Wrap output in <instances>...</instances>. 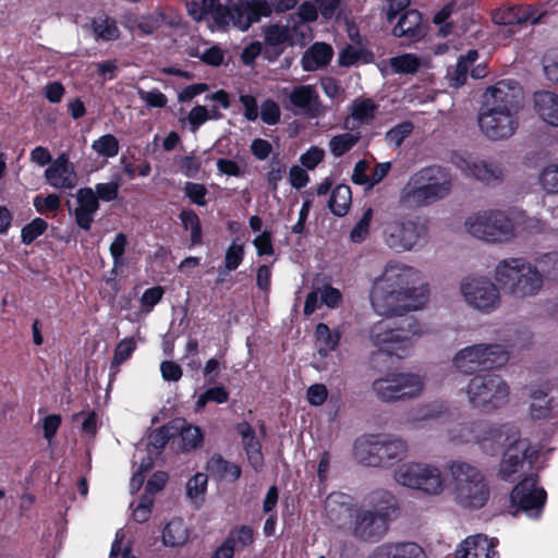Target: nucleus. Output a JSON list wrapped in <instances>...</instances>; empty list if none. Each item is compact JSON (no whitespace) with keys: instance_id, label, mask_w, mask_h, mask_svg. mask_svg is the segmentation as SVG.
<instances>
[{"instance_id":"nucleus-3","label":"nucleus","mask_w":558,"mask_h":558,"mask_svg":"<svg viewBox=\"0 0 558 558\" xmlns=\"http://www.w3.org/2000/svg\"><path fill=\"white\" fill-rule=\"evenodd\" d=\"M452 477V498L466 510H480L489 500L490 489L484 474L464 461H450L447 465Z\"/></svg>"},{"instance_id":"nucleus-46","label":"nucleus","mask_w":558,"mask_h":558,"mask_svg":"<svg viewBox=\"0 0 558 558\" xmlns=\"http://www.w3.org/2000/svg\"><path fill=\"white\" fill-rule=\"evenodd\" d=\"M421 61L413 53H404L390 59V66L398 74H414L418 71Z\"/></svg>"},{"instance_id":"nucleus-21","label":"nucleus","mask_w":558,"mask_h":558,"mask_svg":"<svg viewBox=\"0 0 558 558\" xmlns=\"http://www.w3.org/2000/svg\"><path fill=\"white\" fill-rule=\"evenodd\" d=\"M47 183L57 190H71L77 183L73 163L65 153L60 154L45 170Z\"/></svg>"},{"instance_id":"nucleus-45","label":"nucleus","mask_w":558,"mask_h":558,"mask_svg":"<svg viewBox=\"0 0 558 558\" xmlns=\"http://www.w3.org/2000/svg\"><path fill=\"white\" fill-rule=\"evenodd\" d=\"M480 420L474 422L461 423L450 430V438L457 442H478Z\"/></svg>"},{"instance_id":"nucleus-51","label":"nucleus","mask_w":558,"mask_h":558,"mask_svg":"<svg viewBox=\"0 0 558 558\" xmlns=\"http://www.w3.org/2000/svg\"><path fill=\"white\" fill-rule=\"evenodd\" d=\"M359 135L352 133H342L333 136L330 142V150L336 157H341L350 151L359 142Z\"/></svg>"},{"instance_id":"nucleus-54","label":"nucleus","mask_w":558,"mask_h":558,"mask_svg":"<svg viewBox=\"0 0 558 558\" xmlns=\"http://www.w3.org/2000/svg\"><path fill=\"white\" fill-rule=\"evenodd\" d=\"M218 0H186L189 15L199 22L208 17L210 10Z\"/></svg>"},{"instance_id":"nucleus-26","label":"nucleus","mask_w":558,"mask_h":558,"mask_svg":"<svg viewBox=\"0 0 558 558\" xmlns=\"http://www.w3.org/2000/svg\"><path fill=\"white\" fill-rule=\"evenodd\" d=\"M495 554L493 541L482 534L469 536L456 549V558H492Z\"/></svg>"},{"instance_id":"nucleus-44","label":"nucleus","mask_w":558,"mask_h":558,"mask_svg":"<svg viewBox=\"0 0 558 558\" xmlns=\"http://www.w3.org/2000/svg\"><path fill=\"white\" fill-rule=\"evenodd\" d=\"M287 168V163L279 153L271 156L269 171L266 173V181L270 191L276 192L278 190V184L284 178Z\"/></svg>"},{"instance_id":"nucleus-19","label":"nucleus","mask_w":558,"mask_h":558,"mask_svg":"<svg viewBox=\"0 0 558 558\" xmlns=\"http://www.w3.org/2000/svg\"><path fill=\"white\" fill-rule=\"evenodd\" d=\"M255 542V531L251 525L232 526L222 543L214 550L210 558H234L235 551L250 548Z\"/></svg>"},{"instance_id":"nucleus-39","label":"nucleus","mask_w":558,"mask_h":558,"mask_svg":"<svg viewBox=\"0 0 558 558\" xmlns=\"http://www.w3.org/2000/svg\"><path fill=\"white\" fill-rule=\"evenodd\" d=\"M179 219L184 230H190V241L192 246L203 244V229L198 215L191 208L182 209Z\"/></svg>"},{"instance_id":"nucleus-18","label":"nucleus","mask_w":558,"mask_h":558,"mask_svg":"<svg viewBox=\"0 0 558 558\" xmlns=\"http://www.w3.org/2000/svg\"><path fill=\"white\" fill-rule=\"evenodd\" d=\"M478 445L488 454H495L520 435L519 428L513 424H493L480 420Z\"/></svg>"},{"instance_id":"nucleus-16","label":"nucleus","mask_w":558,"mask_h":558,"mask_svg":"<svg viewBox=\"0 0 558 558\" xmlns=\"http://www.w3.org/2000/svg\"><path fill=\"white\" fill-rule=\"evenodd\" d=\"M427 229L413 220H395L386 227L385 240L387 245L397 251H410L425 239Z\"/></svg>"},{"instance_id":"nucleus-24","label":"nucleus","mask_w":558,"mask_h":558,"mask_svg":"<svg viewBox=\"0 0 558 558\" xmlns=\"http://www.w3.org/2000/svg\"><path fill=\"white\" fill-rule=\"evenodd\" d=\"M543 14L531 5H512L505 10L497 11L493 15V20L496 24L500 25H521L530 23L532 25L541 22Z\"/></svg>"},{"instance_id":"nucleus-62","label":"nucleus","mask_w":558,"mask_h":558,"mask_svg":"<svg viewBox=\"0 0 558 558\" xmlns=\"http://www.w3.org/2000/svg\"><path fill=\"white\" fill-rule=\"evenodd\" d=\"M280 107L272 99H267L260 107V119L268 125H275L280 121Z\"/></svg>"},{"instance_id":"nucleus-59","label":"nucleus","mask_w":558,"mask_h":558,"mask_svg":"<svg viewBox=\"0 0 558 558\" xmlns=\"http://www.w3.org/2000/svg\"><path fill=\"white\" fill-rule=\"evenodd\" d=\"M77 207L97 213L99 209V201L95 195V192L90 187H81L76 192Z\"/></svg>"},{"instance_id":"nucleus-43","label":"nucleus","mask_w":558,"mask_h":558,"mask_svg":"<svg viewBox=\"0 0 558 558\" xmlns=\"http://www.w3.org/2000/svg\"><path fill=\"white\" fill-rule=\"evenodd\" d=\"M136 349L133 338H124L114 348L113 357L110 363V376L119 373L120 366L128 361Z\"/></svg>"},{"instance_id":"nucleus-5","label":"nucleus","mask_w":558,"mask_h":558,"mask_svg":"<svg viewBox=\"0 0 558 558\" xmlns=\"http://www.w3.org/2000/svg\"><path fill=\"white\" fill-rule=\"evenodd\" d=\"M405 441L391 435L368 434L356 438L354 456L364 465L391 466L407 453Z\"/></svg>"},{"instance_id":"nucleus-25","label":"nucleus","mask_w":558,"mask_h":558,"mask_svg":"<svg viewBox=\"0 0 558 558\" xmlns=\"http://www.w3.org/2000/svg\"><path fill=\"white\" fill-rule=\"evenodd\" d=\"M236 433L242 438L244 451L247 460L255 471H258L264 465V457L262 453V445L254 427L246 421L238 423L235 426Z\"/></svg>"},{"instance_id":"nucleus-9","label":"nucleus","mask_w":558,"mask_h":558,"mask_svg":"<svg viewBox=\"0 0 558 558\" xmlns=\"http://www.w3.org/2000/svg\"><path fill=\"white\" fill-rule=\"evenodd\" d=\"M466 395L473 408L492 411L508 402L509 387L499 375L478 374L470 379Z\"/></svg>"},{"instance_id":"nucleus-64","label":"nucleus","mask_w":558,"mask_h":558,"mask_svg":"<svg viewBox=\"0 0 558 558\" xmlns=\"http://www.w3.org/2000/svg\"><path fill=\"white\" fill-rule=\"evenodd\" d=\"M120 182L111 181L108 183H97L95 185V195L98 201L112 202L117 199L119 195Z\"/></svg>"},{"instance_id":"nucleus-23","label":"nucleus","mask_w":558,"mask_h":558,"mask_svg":"<svg viewBox=\"0 0 558 558\" xmlns=\"http://www.w3.org/2000/svg\"><path fill=\"white\" fill-rule=\"evenodd\" d=\"M289 99L294 107L302 109L311 119L318 118L323 114L319 95L312 85L295 86Z\"/></svg>"},{"instance_id":"nucleus-1","label":"nucleus","mask_w":558,"mask_h":558,"mask_svg":"<svg viewBox=\"0 0 558 558\" xmlns=\"http://www.w3.org/2000/svg\"><path fill=\"white\" fill-rule=\"evenodd\" d=\"M420 271L400 263H388L372 284L369 301L380 316H403L422 308L428 300V286L420 283Z\"/></svg>"},{"instance_id":"nucleus-49","label":"nucleus","mask_w":558,"mask_h":558,"mask_svg":"<svg viewBox=\"0 0 558 558\" xmlns=\"http://www.w3.org/2000/svg\"><path fill=\"white\" fill-rule=\"evenodd\" d=\"M92 148L101 157L112 158L119 154L120 145L114 135L105 134L93 142Z\"/></svg>"},{"instance_id":"nucleus-22","label":"nucleus","mask_w":558,"mask_h":558,"mask_svg":"<svg viewBox=\"0 0 558 558\" xmlns=\"http://www.w3.org/2000/svg\"><path fill=\"white\" fill-rule=\"evenodd\" d=\"M239 7L234 9L236 28L245 32L262 17H268L272 13L270 2L267 0H238Z\"/></svg>"},{"instance_id":"nucleus-34","label":"nucleus","mask_w":558,"mask_h":558,"mask_svg":"<svg viewBox=\"0 0 558 558\" xmlns=\"http://www.w3.org/2000/svg\"><path fill=\"white\" fill-rule=\"evenodd\" d=\"M239 7L238 0H227L222 4L220 0L213 7L208 17H210L218 29H227L230 24L236 28V16L234 9Z\"/></svg>"},{"instance_id":"nucleus-36","label":"nucleus","mask_w":558,"mask_h":558,"mask_svg":"<svg viewBox=\"0 0 558 558\" xmlns=\"http://www.w3.org/2000/svg\"><path fill=\"white\" fill-rule=\"evenodd\" d=\"M189 539V531L181 518H173L162 530V543L167 547L183 546Z\"/></svg>"},{"instance_id":"nucleus-8","label":"nucleus","mask_w":558,"mask_h":558,"mask_svg":"<svg viewBox=\"0 0 558 558\" xmlns=\"http://www.w3.org/2000/svg\"><path fill=\"white\" fill-rule=\"evenodd\" d=\"M508 360L509 354L501 344L478 343L458 351L452 363L458 372L470 375L477 371L501 367Z\"/></svg>"},{"instance_id":"nucleus-31","label":"nucleus","mask_w":558,"mask_h":558,"mask_svg":"<svg viewBox=\"0 0 558 558\" xmlns=\"http://www.w3.org/2000/svg\"><path fill=\"white\" fill-rule=\"evenodd\" d=\"M368 505L376 514L390 521L399 511V502L396 496L387 489H376L368 495Z\"/></svg>"},{"instance_id":"nucleus-47","label":"nucleus","mask_w":558,"mask_h":558,"mask_svg":"<svg viewBox=\"0 0 558 558\" xmlns=\"http://www.w3.org/2000/svg\"><path fill=\"white\" fill-rule=\"evenodd\" d=\"M469 169L472 177L486 184L500 180L502 174L501 169L487 162H474Z\"/></svg>"},{"instance_id":"nucleus-27","label":"nucleus","mask_w":558,"mask_h":558,"mask_svg":"<svg viewBox=\"0 0 558 558\" xmlns=\"http://www.w3.org/2000/svg\"><path fill=\"white\" fill-rule=\"evenodd\" d=\"M369 558H426L424 549L413 542L386 543L375 548Z\"/></svg>"},{"instance_id":"nucleus-37","label":"nucleus","mask_w":558,"mask_h":558,"mask_svg":"<svg viewBox=\"0 0 558 558\" xmlns=\"http://www.w3.org/2000/svg\"><path fill=\"white\" fill-rule=\"evenodd\" d=\"M351 202V187L347 184H338L331 191L328 199V208L335 216L343 217L348 214Z\"/></svg>"},{"instance_id":"nucleus-53","label":"nucleus","mask_w":558,"mask_h":558,"mask_svg":"<svg viewBox=\"0 0 558 558\" xmlns=\"http://www.w3.org/2000/svg\"><path fill=\"white\" fill-rule=\"evenodd\" d=\"M128 244L129 242L125 233L119 232L116 234L109 247L113 262V268H121L125 265L124 253Z\"/></svg>"},{"instance_id":"nucleus-11","label":"nucleus","mask_w":558,"mask_h":558,"mask_svg":"<svg viewBox=\"0 0 558 558\" xmlns=\"http://www.w3.org/2000/svg\"><path fill=\"white\" fill-rule=\"evenodd\" d=\"M469 233L487 242H506L513 236L512 220L500 210H488L465 221Z\"/></svg>"},{"instance_id":"nucleus-15","label":"nucleus","mask_w":558,"mask_h":558,"mask_svg":"<svg viewBox=\"0 0 558 558\" xmlns=\"http://www.w3.org/2000/svg\"><path fill=\"white\" fill-rule=\"evenodd\" d=\"M536 473L521 480L510 493V502L518 510L526 512L531 518H538L547 500V493L538 486Z\"/></svg>"},{"instance_id":"nucleus-14","label":"nucleus","mask_w":558,"mask_h":558,"mask_svg":"<svg viewBox=\"0 0 558 558\" xmlns=\"http://www.w3.org/2000/svg\"><path fill=\"white\" fill-rule=\"evenodd\" d=\"M538 456L539 451L531 446L530 440L519 435L504 449L498 477L505 482H514V475L523 468L524 462L533 465Z\"/></svg>"},{"instance_id":"nucleus-63","label":"nucleus","mask_w":558,"mask_h":558,"mask_svg":"<svg viewBox=\"0 0 558 558\" xmlns=\"http://www.w3.org/2000/svg\"><path fill=\"white\" fill-rule=\"evenodd\" d=\"M324 157L323 148L312 146L300 156V162L304 169L314 170L324 160Z\"/></svg>"},{"instance_id":"nucleus-48","label":"nucleus","mask_w":558,"mask_h":558,"mask_svg":"<svg viewBox=\"0 0 558 558\" xmlns=\"http://www.w3.org/2000/svg\"><path fill=\"white\" fill-rule=\"evenodd\" d=\"M229 400V391L222 385L210 387L201 393L195 403V410L199 411L206 407L208 402L217 404L226 403Z\"/></svg>"},{"instance_id":"nucleus-61","label":"nucleus","mask_w":558,"mask_h":558,"mask_svg":"<svg viewBox=\"0 0 558 558\" xmlns=\"http://www.w3.org/2000/svg\"><path fill=\"white\" fill-rule=\"evenodd\" d=\"M372 209L368 208L351 230L350 238L353 242L361 243L366 239V235L368 234L369 230V223L372 220Z\"/></svg>"},{"instance_id":"nucleus-17","label":"nucleus","mask_w":558,"mask_h":558,"mask_svg":"<svg viewBox=\"0 0 558 558\" xmlns=\"http://www.w3.org/2000/svg\"><path fill=\"white\" fill-rule=\"evenodd\" d=\"M461 292L465 301L483 312L494 310L499 303V292L489 279L469 277L461 283Z\"/></svg>"},{"instance_id":"nucleus-32","label":"nucleus","mask_w":558,"mask_h":558,"mask_svg":"<svg viewBox=\"0 0 558 558\" xmlns=\"http://www.w3.org/2000/svg\"><path fill=\"white\" fill-rule=\"evenodd\" d=\"M174 433H179L182 450L191 451L203 446L204 433L199 426L189 424L184 418L172 421Z\"/></svg>"},{"instance_id":"nucleus-6","label":"nucleus","mask_w":558,"mask_h":558,"mask_svg":"<svg viewBox=\"0 0 558 558\" xmlns=\"http://www.w3.org/2000/svg\"><path fill=\"white\" fill-rule=\"evenodd\" d=\"M495 279L501 288L515 298L536 294L543 286V277L536 267L524 258H508L499 262Z\"/></svg>"},{"instance_id":"nucleus-4","label":"nucleus","mask_w":558,"mask_h":558,"mask_svg":"<svg viewBox=\"0 0 558 558\" xmlns=\"http://www.w3.org/2000/svg\"><path fill=\"white\" fill-rule=\"evenodd\" d=\"M450 192V181L438 166L422 168L413 173L400 193V204L404 207L428 206L446 197Z\"/></svg>"},{"instance_id":"nucleus-30","label":"nucleus","mask_w":558,"mask_h":558,"mask_svg":"<svg viewBox=\"0 0 558 558\" xmlns=\"http://www.w3.org/2000/svg\"><path fill=\"white\" fill-rule=\"evenodd\" d=\"M422 14L416 9L405 10L398 23L392 28L395 37H407L410 40H416L422 36L421 29Z\"/></svg>"},{"instance_id":"nucleus-40","label":"nucleus","mask_w":558,"mask_h":558,"mask_svg":"<svg viewBox=\"0 0 558 558\" xmlns=\"http://www.w3.org/2000/svg\"><path fill=\"white\" fill-rule=\"evenodd\" d=\"M547 392L542 389H535L531 393L532 403L530 414L533 420H546L550 417L553 411V398H547Z\"/></svg>"},{"instance_id":"nucleus-55","label":"nucleus","mask_w":558,"mask_h":558,"mask_svg":"<svg viewBox=\"0 0 558 558\" xmlns=\"http://www.w3.org/2000/svg\"><path fill=\"white\" fill-rule=\"evenodd\" d=\"M171 429H173L172 421L169 424L159 426L158 428L154 429L148 437L149 445L157 450L163 449L169 440L175 435V433L171 432Z\"/></svg>"},{"instance_id":"nucleus-20","label":"nucleus","mask_w":558,"mask_h":558,"mask_svg":"<svg viewBox=\"0 0 558 558\" xmlns=\"http://www.w3.org/2000/svg\"><path fill=\"white\" fill-rule=\"evenodd\" d=\"M388 522L372 510H360L355 514L353 535L362 541L377 542L386 534Z\"/></svg>"},{"instance_id":"nucleus-33","label":"nucleus","mask_w":558,"mask_h":558,"mask_svg":"<svg viewBox=\"0 0 558 558\" xmlns=\"http://www.w3.org/2000/svg\"><path fill=\"white\" fill-rule=\"evenodd\" d=\"M206 470L211 476H216L219 478L229 477L231 482H234L238 478H240L242 473L240 465L227 461L219 453H214L209 458V460L207 461Z\"/></svg>"},{"instance_id":"nucleus-57","label":"nucleus","mask_w":558,"mask_h":558,"mask_svg":"<svg viewBox=\"0 0 558 558\" xmlns=\"http://www.w3.org/2000/svg\"><path fill=\"white\" fill-rule=\"evenodd\" d=\"M539 183L547 193H558V163L543 169Z\"/></svg>"},{"instance_id":"nucleus-60","label":"nucleus","mask_w":558,"mask_h":558,"mask_svg":"<svg viewBox=\"0 0 558 558\" xmlns=\"http://www.w3.org/2000/svg\"><path fill=\"white\" fill-rule=\"evenodd\" d=\"M244 245L232 243L226 251L225 267L229 270H235L244 258Z\"/></svg>"},{"instance_id":"nucleus-29","label":"nucleus","mask_w":558,"mask_h":558,"mask_svg":"<svg viewBox=\"0 0 558 558\" xmlns=\"http://www.w3.org/2000/svg\"><path fill=\"white\" fill-rule=\"evenodd\" d=\"M333 57V49L326 43H314L302 56L301 65L304 71L312 72L325 68Z\"/></svg>"},{"instance_id":"nucleus-38","label":"nucleus","mask_w":558,"mask_h":558,"mask_svg":"<svg viewBox=\"0 0 558 558\" xmlns=\"http://www.w3.org/2000/svg\"><path fill=\"white\" fill-rule=\"evenodd\" d=\"M318 17V11L311 2L302 3L295 13L290 14L287 19L292 25L302 26L301 33L305 35L306 43L312 39V29L306 23L315 22Z\"/></svg>"},{"instance_id":"nucleus-28","label":"nucleus","mask_w":558,"mask_h":558,"mask_svg":"<svg viewBox=\"0 0 558 558\" xmlns=\"http://www.w3.org/2000/svg\"><path fill=\"white\" fill-rule=\"evenodd\" d=\"M534 110L537 116L547 124L558 126V95L539 90L533 95Z\"/></svg>"},{"instance_id":"nucleus-56","label":"nucleus","mask_w":558,"mask_h":558,"mask_svg":"<svg viewBox=\"0 0 558 558\" xmlns=\"http://www.w3.org/2000/svg\"><path fill=\"white\" fill-rule=\"evenodd\" d=\"M165 294V289L161 286H155L149 289H146L141 298V307L145 313H149L153 311L155 305H157Z\"/></svg>"},{"instance_id":"nucleus-13","label":"nucleus","mask_w":558,"mask_h":558,"mask_svg":"<svg viewBox=\"0 0 558 558\" xmlns=\"http://www.w3.org/2000/svg\"><path fill=\"white\" fill-rule=\"evenodd\" d=\"M301 29H303L302 26L292 25L288 21L284 25L271 23L263 26L264 43L267 47L265 58L268 61H276L283 53L286 47L305 46L306 37Z\"/></svg>"},{"instance_id":"nucleus-52","label":"nucleus","mask_w":558,"mask_h":558,"mask_svg":"<svg viewBox=\"0 0 558 558\" xmlns=\"http://www.w3.org/2000/svg\"><path fill=\"white\" fill-rule=\"evenodd\" d=\"M378 106L371 98H363L352 105L351 117L360 122H366L375 118Z\"/></svg>"},{"instance_id":"nucleus-7","label":"nucleus","mask_w":558,"mask_h":558,"mask_svg":"<svg viewBox=\"0 0 558 558\" xmlns=\"http://www.w3.org/2000/svg\"><path fill=\"white\" fill-rule=\"evenodd\" d=\"M423 333L421 325L413 316L404 317L398 327L376 324L371 331V339L378 350L389 356L404 359L413 347L412 337Z\"/></svg>"},{"instance_id":"nucleus-10","label":"nucleus","mask_w":558,"mask_h":558,"mask_svg":"<svg viewBox=\"0 0 558 558\" xmlns=\"http://www.w3.org/2000/svg\"><path fill=\"white\" fill-rule=\"evenodd\" d=\"M423 379L413 373H387L372 384L376 397L383 402L412 399L421 395Z\"/></svg>"},{"instance_id":"nucleus-2","label":"nucleus","mask_w":558,"mask_h":558,"mask_svg":"<svg viewBox=\"0 0 558 558\" xmlns=\"http://www.w3.org/2000/svg\"><path fill=\"white\" fill-rule=\"evenodd\" d=\"M523 90L514 80H501L485 93L478 125L486 137L493 141L511 137L519 126Z\"/></svg>"},{"instance_id":"nucleus-35","label":"nucleus","mask_w":558,"mask_h":558,"mask_svg":"<svg viewBox=\"0 0 558 558\" xmlns=\"http://www.w3.org/2000/svg\"><path fill=\"white\" fill-rule=\"evenodd\" d=\"M179 24L177 16L165 11H155L142 16L138 22V29L146 35H151L161 27H174Z\"/></svg>"},{"instance_id":"nucleus-50","label":"nucleus","mask_w":558,"mask_h":558,"mask_svg":"<svg viewBox=\"0 0 558 558\" xmlns=\"http://www.w3.org/2000/svg\"><path fill=\"white\" fill-rule=\"evenodd\" d=\"M47 229L48 222L40 217H36L22 228L21 242L25 245H31L37 238L43 235Z\"/></svg>"},{"instance_id":"nucleus-42","label":"nucleus","mask_w":558,"mask_h":558,"mask_svg":"<svg viewBox=\"0 0 558 558\" xmlns=\"http://www.w3.org/2000/svg\"><path fill=\"white\" fill-rule=\"evenodd\" d=\"M92 28L96 39L111 41L118 39L120 36L116 21L108 16L93 19Z\"/></svg>"},{"instance_id":"nucleus-58","label":"nucleus","mask_w":558,"mask_h":558,"mask_svg":"<svg viewBox=\"0 0 558 558\" xmlns=\"http://www.w3.org/2000/svg\"><path fill=\"white\" fill-rule=\"evenodd\" d=\"M184 194L191 201V203L197 206H206L207 189L202 183H195L187 181L184 185Z\"/></svg>"},{"instance_id":"nucleus-41","label":"nucleus","mask_w":558,"mask_h":558,"mask_svg":"<svg viewBox=\"0 0 558 558\" xmlns=\"http://www.w3.org/2000/svg\"><path fill=\"white\" fill-rule=\"evenodd\" d=\"M316 340L323 345L318 352L323 356H327L328 352L337 349L341 335L337 330H331L325 323H318L315 328Z\"/></svg>"},{"instance_id":"nucleus-12","label":"nucleus","mask_w":558,"mask_h":558,"mask_svg":"<svg viewBox=\"0 0 558 558\" xmlns=\"http://www.w3.org/2000/svg\"><path fill=\"white\" fill-rule=\"evenodd\" d=\"M395 480L402 486L418 489L427 495L437 496L444 490L440 471L423 463H405L395 472Z\"/></svg>"}]
</instances>
